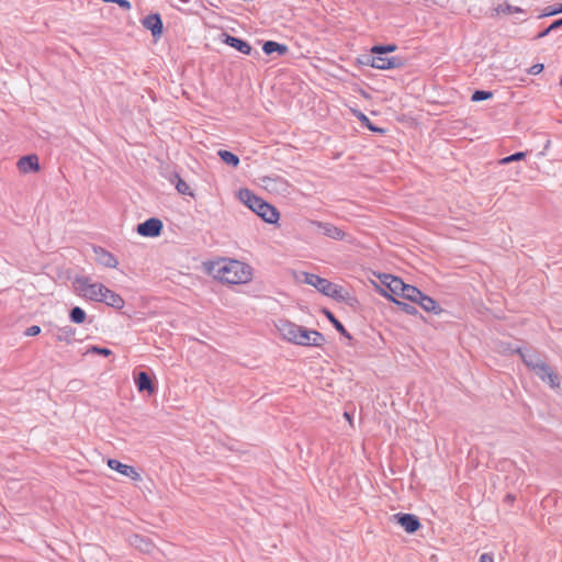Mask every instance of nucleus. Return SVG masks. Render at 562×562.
<instances>
[{"label": "nucleus", "instance_id": "f257e3e1", "mask_svg": "<svg viewBox=\"0 0 562 562\" xmlns=\"http://www.w3.org/2000/svg\"><path fill=\"white\" fill-rule=\"evenodd\" d=\"M207 271L213 278L229 284L247 283L252 278L249 265L239 260L221 258L207 265Z\"/></svg>", "mask_w": 562, "mask_h": 562}, {"label": "nucleus", "instance_id": "f03ea898", "mask_svg": "<svg viewBox=\"0 0 562 562\" xmlns=\"http://www.w3.org/2000/svg\"><path fill=\"white\" fill-rule=\"evenodd\" d=\"M239 200L265 222L274 224L279 221L280 214L271 204L255 195L248 189H241L238 193Z\"/></svg>", "mask_w": 562, "mask_h": 562}, {"label": "nucleus", "instance_id": "7ed1b4c3", "mask_svg": "<svg viewBox=\"0 0 562 562\" xmlns=\"http://www.w3.org/2000/svg\"><path fill=\"white\" fill-rule=\"evenodd\" d=\"M72 284L79 296L94 302L100 301L104 289L102 283L93 282L89 277H77Z\"/></svg>", "mask_w": 562, "mask_h": 562}, {"label": "nucleus", "instance_id": "20e7f679", "mask_svg": "<svg viewBox=\"0 0 562 562\" xmlns=\"http://www.w3.org/2000/svg\"><path fill=\"white\" fill-rule=\"evenodd\" d=\"M301 281L316 288L321 293L327 296L338 297L340 295L341 289L337 284L319 276L303 272Z\"/></svg>", "mask_w": 562, "mask_h": 562}, {"label": "nucleus", "instance_id": "39448f33", "mask_svg": "<svg viewBox=\"0 0 562 562\" xmlns=\"http://www.w3.org/2000/svg\"><path fill=\"white\" fill-rule=\"evenodd\" d=\"M380 282L385 286V290H382L381 293L385 297H393L392 295L401 296V292L405 289V284L402 279L394 277L392 274H380Z\"/></svg>", "mask_w": 562, "mask_h": 562}, {"label": "nucleus", "instance_id": "423d86ee", "mask_svg": "<svg viewBox=\"0 0 562 562\" xmlns=\"http://www.w3.org/2000/svg\"><path fill=\"white\" fill-rule=\"evenodd\" d=\"M364 64L370 65L373 68L386 70V69H393L401 66L400 58L396 57H387L384 54H373L371 53L370 56H367V60Z\"/></svg>", "mask_w": 562, "mask_h": 562}, {"label": "nucleus", "instance_id": "0eeeda50", "mask_svg": "<svg viewBox=\"0 0 562 562\" xmlns=\"http://www.w3.org/2000/svg\"><path fill=\"white\" fill-rule=\"evenodd\" d=\"M274 327L284 340L295 344L302 326L288 319H278L274 322Z\"/></svg>", "mask_w": 562, "mask_h": 562}, {"label": "nucleus", "instance_id": "6e6552de", "mask_svg": "<svg viewBox=\"0 0 562 562\" xmlns=\"http://www.w3.org/2000/svg\"><path fill=\"white\" fill-rule=\"evenodd\" d=\"M262 186L269 192L279 194V195H288L290 194V184L289 182L279 177V176H267L262 178Z\"/></svg>", "mask_w": 562, "mask_h": 562}, {"label": "nucleus", "instance_id": "1a4fd4ad", "mask_svg": "<svg viewBox=\"0 0 562 562\" xmlns=\"http://www.w3.org/2000/svg\"><path fill=\"white\" fill-rule=\"evenodd\" d=\"M325 342V337L317 330L301 327L295 345L319 347Z\"/></svg>", "mask_w": 562, "mask_h": 562}, {"label": "nucleus", "instance_id": "9d476101", "mask_svg": "<svg viewBox=\"0 0 562 562\" xmlns=\"http://www.w3.org/2000/svg\"><path fill=\"white\" fill-rule=\"evenodd\" d=\"M391 521L398 524L408 533L417 531L420 527L418 518L412 514H394L391 516Z\"/></svg>", "mask_w": 562, "mask_h": 562}, {"label": "nucleus", "instance_id": "9b49d317", "mask_svg": "<svg viewBox=\"0 0 562 562\" xmlns=\"http://www.w3.org/2000/svg\"><path fill=\"white\" fill-rule=\"evenodd\" d=\"M162 229L160 220L151 217L137 225V233L145 237L159 236Z\"/></svg>", "mask_w": 562, "mask_h": 562}, {"label": "nucleus", "instance_id": "f8f14e48", "mask_svg": "<svg viewBox=\"0 0 562 562\" xmlns=\"http://www.w3.org/2000/svg\"><path fill=\"white\" fill-rule=\"evenodd\" d=\"M313 226L317 227L318 233L335 239V240H341L345 238L346 234L344 231H341L339 227L330 224V223H323V222H316L313 221L311 223Z\"/></svg>", "mask_w": 562, "mask_h": 562}, {"label": "nucleus", "instance_id": "ddd939ff", "mask_svg": "<svg viewBox=\"0 0 562 562\" xmlns=\"http://www.w3.org/2000/svg\"><path fill=\"white\" fill-rule=\"evenodd\" d=\"M543 382H547L552 389L560 386L559 375L555 374L552 369L543 362L533 371Z\"/></svg>", "mask_w": 562, "mask_h": 562}, {"label": "nucleus", "instance_id": "4468645a", "mask_svg": "<svg viewBox=\"0 0 562 562\" xmlns=\"http://www.w3.org/2000/svg\"><path fill=\"white\" fill-rule=\"evenodd\" d=\"M99 302L105 303L108 306H111L115 310H122L125 305L124 300L122 296L109 288L104 285V289L102 291V295Z\"/></svg>", "mask_w": 562, "mask_h": 562}, {"label": "nucleus", "instance_id": "2eb2a0df", "mask_svg": "<svg viewBox=\"0 0 562 562\" xmlns=\"http://www.w3.org/2000/svg\"><path fill=\"white\" fill-rule=\"evenodd\" d=\"M108 465L110 469L117 471L119 473L131 477L133 480H139L140 475L139 473L131 465L124 464L115 459H109Z\"/></svg>", "mask_w": 562, "mask_h": 562}, {"label": "nucleus", "instance_id": "dca6fc26", "mask_svg": "<svg viewBox=\"0 0 562 562\" xmlns=\"http://www.w3.org/2000/svg\"><path fill=\"white\" fill-rule=\"evenodd\" d=\"M93 251L95 255V260L100 265H102L104 267H109V268H115L117 266V263H119L117 259L111 252L105 250L104 248L94 247Z\"/></svg>", "mask_w": 562, "mask_h": 562}, {"label": "nucleus", "instance_id": "f3484780", "mask_svg": "<svg viewBox=\"0 0 562 562\" xmlns=\"http://www.w3.org/2000/svg\"><path fill=\"white\" fill-rule=\"evenodd\" d=\"M18 168L23 173L37 171L40 168L38 158L36 155H27L19 159Z\"/></svg>", "mask_w": 562, "mask_h": 562}, {"label": "nucleus", "instance_id": "a211bd4d", "mask_svg": "<svg viewBox=\"0 0 562 562\" xmlns=\"http://www.w3.org/2000/svg\"><path fill=\"white\" fill-rule=\"evenodd\" d=\"M143 25L151 32L154 36L160 35L162 32V21L159 14H149L144 18Z\"/></svg>", "mask_w": 562, "mask_h": 562}, {"label": "nucleus", "instance_id": "6ab92c4d", "mask_svg": "<svg viewBox=\"0 0 562 562\" xmlns=\"http://www.w3.org/2000/svg\"><path fill=\"white\" fill-rule=\"evenodd\" d=\"M224 43L245 55H249L251 53V46L249 43L241 38L225 34Z\"/></svg>", "mask_w": 562, "mask_h": 562}, {"label": "nucleus", "instance_id": "aec40b11", "mask_svg": "<svg viewBox=\"0 0 562 562\" xmlns=\"http://www.w3.org/2000/svg\"><path fill=\"white\" fill-rule=\"evenodd\" d=\"M135 384L137 386V390L139 392H148L149 394H153L155 392V386L153 384L151 379L149 375L142 371L135 376Z\"/></svg>", "mask_w": 562, "mask_h": 562}, {"label": "nucleus", "instance_id": "412c9836", "mask_svg": "<svg viewBox=\"0 0 562 562\" xmlns=\"http://www.w3.org/2000/svg\"><path fill=\"white\" fill-rule=\"evenodd\" d=\"M130 542L132 546L145 553H149L154 549V544L148 539L138 535L132 536Z\"/></svg>", "mask_w": 562, "mask_h": 562}, {"label": "nucleus", "instance_id": "4be33fe9", "mask_svg": "<svg viewBox=\"0 0 562 562\" xmlns=\"http://www.w3.org/2000/svg\"><path fill=\"white\" fill-rule=\"evenodd\" d=\"M519 353H520V357H521L524 363L532 371H535L540 364H542L544 362L537 353L528 352V351H526V352L519 351Z\"/></svg>", "mask_w": 562, "mask_h": 562}, {"label": "nucleus", "instance_id": "5701e85b", "mask_svg": "<svg viewBox=\"0 0 562 562\" xmlns=\"http://www.w3.org/2000/svg\"><path fill=\"white\" fill-rule=\"evenodd\" d=\"M262 50L267 55H270L272 53H278L279 55H284L289 50V48L286 45L279 44L273 41H267L262 45Z\"/></svg>", "mask_w": 562, "mask_h": 562}, {"label": "nucleus", "instance_id": "b1692460", "mask_svg": "<svg viewBox=\"0 0 562 562\" xmlns=\"http://www.w3.org/2000/svg\"><path fill=\"white\" fill-rule=\"evenodd\" d=\"M76 330L70 326L58 327L54 331V336L58 341L70 342Z\"/></svg>", "mask_w": 562, "mask_h": 562}, {"label": "nucleus", "instance_id": "393cba45", "mask_svg": "<svg viewBox=\"0 0 562 562\" xmlns=\"http://www.w3.org/2000/svg\"><path fill=\"white\" fill-rule=\"evenodd\" d=\"M422 308H424L426 312H436L438 304L437 302L431 299L430 296L425 295L420 292V297H418L417 302Z\"/></svg>", "mask_w": 562, "mask_h": 562}, {"label": "nucleus", "instance_id": "a878e982", "mask_svg": "<svg viewBox=\"0 0 562 562\" xmlns=\"http://www.w3.org/2000/svg\"><path fill=\"white\" fill-rule=\"evenodd\" d=\"M401 296L416 303L418 297H420V291L411 284H405V289L401 292Z\"/></svg>", "mask_w": 562, "mask_h": 562}, {"label": "nucleus", "instance_id": "bb28decb", "mask_svg": "<svg viewBox=\"0 0 562 562\" xmlns=\"http://www.w3.org/2000/svg\"><path fill=\"white\" fill-rule=\"evenodd\" d=\"M495 12L497 14H504V15H513V14H516V13H522V10L518 7H515V5H510L508 3H502V4H498L496 8H495Z\"/></svg>", "mask_w": 562, "mask_h": 562}, {"label": "nucleus", "instance_id": "cd10ccee", "mask_svg": "<svg viewBox=\"0 0 562 562\" xmlns=\"http://www.w3.org/2000/svg\"><path fill=\"white\" fill-rule=\"evenodd\" d=\"M220 158L227 165L237 167L239 165V158L228 150H220L218 151Z\"/></svg>", "mask_w": 562, "mask_h": 562}, {"label": "nucleus", "instance_id": "c85d7f7f", "mask_svg": "<svg viewBox=\"0 0 562 562\" xmlns=\"http://www.w3.org/2000/svg\"><path fill=\"white\" fill-rule=\"evenodd\" d=\"M86 312L79 306L71 308L69 313V318L75 324H82L86 321Z\"/></svg>", "mask_w": 562, "mask_h": 562}, {"label": "nucleus", "instance_id": "c756f323", "mask_svg": "<svg viewBox=\"0 0 562 562\" xmlns=\"http://www.w3.org/2000/svg\"><path fill=\"white\" fill-rule=\"evenodd\" d=\"M176 189L180 194L192 195L189 184L179 176H176Z\"/></svg>", "mask_w": 562, "mask_h": 562}, {"label": "nucleus", "instance_id": "7c9ffc66", "mask_svg": "<svg viewBox=\"0 0 562 562\" xmlns=\"http://www.w3.org/2000/svg\"><path fill=\"white\" fill-rule=\"evenodd\" d=\"M326 315L328 317V319L330 321V323L334 325V327L339 331L341 333L342 335H345L346 337H350L346 330V328L344 327V325L333 315V313L330 312H326Z\"/></svg>", "mask_w": 562, "mask_h": 562}, {"label": "nucleus", "instance_id": "2f4dec72", "mask_svg": "<svg viewBox=\"0 0 562 562\" xmlns=\"http://www.w3.org/2000/svg\"><path fill=\"white\" fill-rule=\"evenodd\" d=\"M492 95L493 93L491 91L475 90L471 97V101L480 102L492 98Z\"/></svg>", "mask_w": 562, "mask_h": 562}, {"label": "nucleus", "instance_id": "473e14b6", "mask_svg": "<svg viewBox=\"0 0 562 562\" xmlns=\"http://www.w3.org/2000/svg\"><path fill=\"white\" fill-rule=\"evenodd\" d=\"M526 157V153L524 151H518V153H515L510 156H507V157H504L499 160V164L501 165H507V164H510L513 161H519V160H522L524 158Z\"/></svg>", "mask_w": 562, "mask_h": 562}, {"label": "nucleus", "instance_id": "72a5a7b5", "mask_svg": "<svg viewBox=\"0 0 562 562\" xmlns=\"http://www.w3.org/2000/svg\"><path fill=\"white\" fill-rule=\"evenodd\" d=\"M396 49L395 45H375L371 48V53L373 54H384L387 55V53L394 52Z\"/></svg>", "mask_w": 562, "mask_h": 562}, {"label": "nucleus", "instance_id": "f704fd0d", "mask_svg": "<svg viewBox=\"0 0 562 562\" xmlns=\"http://www.w3.org/2000/svg\"><path fill=\"white\" fill-rule=\"evenodd\" d=\"M391 300L397 304L398 306H401V308L403 311H405L407 314H415L417 311L415 308V306L411 305V304H407V303H404V302H400L397 300H395L394 297H391Z\"/></svg>", "mask_w": 562, "mask_h": 562}, {"label": "nucleus", "instance_id": "c9c22d12", "mask_svg": "<svg viewBox=\"0 0 562 562\" xmlns=\"http://www.w3.org/2000/svg\"><path fill=\"white\" fill-rule=\"evenodd\" d=\"M88 351L92 352V353H97V355H102V356H110L112 353V351L110 349L98 347V346H92Z\"/></svg>", "mask_w": 562, "mask_h": 562}, {"label": "nucleus", "instance_id": "e433bc0d", "mask_svg": "<svg viewBox=\"0 0 562 562\" xmlns=\"http://www.w3.org/2000/svg\"><path fill=\"white\" fill-rule=\"evenodd\" d=\"M359 119H360V120L366 124V126H367L369 130H371V131H373V132H380V133H382V132H383V130H382V128H378V127L373 126V125L371 124L370 120H369L364 114H362V113H361V114H360V116H359Z\"/></svg>", "mask_w": 562, "mask_h": 562}, {"label": "nucleus", "instance_id": "4c0bfd02", "mask_svg": "<svg viewBox=\"0 0 562 562\" xmlns=\"http://www.w3.org/2000/svg\"><path fill=\"white\" fill-rule=\"evenodd\" d=\"M41 333V327L37 326V325H33L31 327H29L26 330H25V335L26 336H36Z\"/></svg>", "mask_w": 562, "mask_h": 562}, {"label": "nucleus", "instance_id": "58836bf2", "mask_svg": "<svg viewBox=\"0 0 562 562\" xmlns=\"http://www.w3.org/2000/svg\"><path fill=\"white\" fill-rule=\"evenodd\" d=\"M105 2H114L117 3L121 8L128 10L131 9V3L127 0H104Z\"/></svg>", "mask_w": 562, "mask_h": 562}, {"label": "nucleus", "instance_id": "ea45409f", "mask_svg": "<svg viewBox=\"0 0 562 562\" xmlns=\"http://www.w3.org/2000/svg\"><path fill=\"white\" fill-rule=\"evenodd\" d=\"M542 70H543V65H542V64H537V65H533V66L530 68V74H532V75H538V74H540Z\"/></svg>", "mask_w": 562, "mask_h": 562}, {"label": "nucleus", "instance_id": "a19ab883", "mask_svg": "<svg viewBox=\"0 0 562 562\" xmlns=\"http://www.w3.org/2000/svg\"><path fill=\"white\" fill-rule=\"evenodd\" d=\"M479 562H494L493 560V557L488 553H483L481 557H480V560Z\"/></svg>", "mask_w": 562, "mask_h": 562}, {"label": "nucleus", "instance_id": "79ce46f5", "mask_svg": "<svg viewBox=\"0 0 562 562\" xmlns=\"http://www.w3.org/2000/svg\"><path fill=\"white\" fill-rule=\"evenodd\" d=\"M561 26H562V18H561V19H559V20H557V21H554V22L550 25V29H554V30H555V29H559V27H561Z\"/></svg>", "mask_w": 562, "mask_h": 562}, {"label": "nucleus", "instance_id": "37998d69", "mask_svg": "<svg viewBox=\"0 0 562 562\" xmlns=\"http://www.w3.org/2000/svg\"><path fill=\"white\" fill-rule=\"evenodd\" d=\"M554 29H550V26L548 29H546L543 32H541L539 34V37H543V36H547L551 31H553Z\"/></svg>", "mask_w": 562, "mask_h": 562}, {"label": "nucleus", "instance_id": "c03bdc74", "mask_svg": "<svg viewBox=\"0 0 562 562\" xmlns=\"http://www.w3.org/2000/svg\"><path fill=\"white\" fill-rule=\"evenodd\" d=\"M561 12H562V4L559 8H557L554 11H552L551 14H558Z\"/></svg>", "mask_w": 562, "mask_h": 562}, {"label": "nucleus", "instance_id": "a18cd8bd", "mask_svg": "<svg viewBox=\"0 0 562 562\" xmlns=\"http://www.w3.org/2000/svg\"><path fill=\"white\" fill-rule=\"evenodd\" d=\"M560 85L562 86V78H561Z\"/></svg>", "mask_w": 562, "mask_h": 562}]
</instances>
